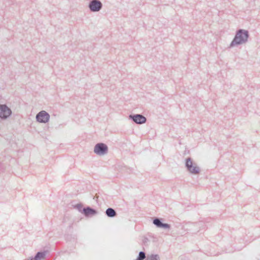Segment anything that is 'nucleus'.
<instances>
[{
  "mask_svg": "<svg viewBox=\"0 0 260 260\" xmlns=\"http://www.w3.org/2000/svg\"><path fill=\"white\" fill-rule=\"evenodd\" d=\"M101 7V3L96 0L92 1L89 5V8L92 11H98L100 10Z\"/></svg>",
  "mask_w": 260,
  "mask_h": 260,
  "instance_id": "6",
  "label": "nucleus"
},
{
  "mask_svg": "<svg viewBox=\"0 0 260 260\" xmlns=\"http://www.w3.org/2000/svg\"><path fill=\"white\" fill-rule=\"evenodd\" d=\"M44 256V254L43 253L39 252L35 257L34 260H39L41 258H43Z\"/></svg>",
  "mask_w": 260,
  "mask_h": 260,
  "instance_id": "11",
  "label": "nucleus"
},
{
  "mask_svg": "<svg viewBox=\"0 0 260 260\" xmlns=\"http://www.w3.org/2000/svg\"><path fill=\"white\" fill-rule=\"evenodd\" d=\"M134 121L139 124L143 123L146 121V118L141 115H134L133 117Z\"/></svg>",
  "mask_w": 260,
  "mask_h": 260,
  "instance_id": "7",
  "label": "nucleus"
},
{
  "mask_svg": "<svg viewBox=\"0 0 260 260\" xmlns=\"http://www.w3.org/2000/svg\"><path fill=\"white\" fill-rule=\"evenodd\" d=\"M106 214L109 217H114L116 215V212L113 209L108 208L106 210Z\"/></svg>",
  "mask_w": 260,
  "mask_h": 260,
  "instance_id": "9",
  "label": "nucleus"
},
{
  "mask_svg": "<svg viewBox=\"0 0 260 260\" xmlns=\"http://www.w3.org/2000/svg\"><path fill=\"white\" fill-rule=\"evenodd\" d=\"M84 212L85 213V214L87 215H90V214H94L95 213V211L90 209V208H86V209H84Z\"/></svg>",
  "mask_w": 260,
  "mask_h": 260,
  "instance_id": "10",
  "label": "nucleus"
},
{
  "mask_svg": "<svg viewBox=\"0 0 260 260\" xmlns=\"http://www.w3.org/2000/svg\"><path fill=\"white\" fill-rule=\"evenodd\" d=\"M36 117L37 120L40 122L45 123L48 121L49 119V115L45 111H42L37 115Z\"/></svg>",
  "mask_w": 260,
  "mask_h": 260,
  "instance_id": "3",
  "label": "nucleus"
},
{
  "mask_svg": "<svg viewBox=\"0 0 260 260\" xmlns=\"http://www.w3.org/2000/svg\"><path fill=\"white\" fill-rule=\"evenodd\" d=\"M248 38V33L247 31L240 30L237 34L234 41L232 43V46L235 44H239L245 42Z\"/></svg>",
  "mask_w": 260,
  "mask_h": 260,
  "instance_id": "1",
  "label": "nucleus"
},
{
  "mask_svg": "<svg viewBox=\"0 0 260 260\" xmlns=\"http://www.w3.org/2000/svg\"><path fill=\"white\" fill-rule=\"evenodd\" d=\"M153 223L158 227L168 228L169 227L168 224L162 223L158 219H155L153 220Z\"/></svg>",
  "mask_w": 260,
  "mask_h": 260,
  "instance_id": "8",
  "label": "nucleus"
},
{
  "mask_svg": "<svg viewBox=\"0 0 260 260\" xmlns=\"http://www.w3.org/2000/svg\"><path fill=\"white\" fill-rule=\"evenodd\" d=\"M108 150L107 146L103 143H99L95 145L94 151L99 155H103Z\"/></svg>",
  "mask_w": 260,
  "mask_h": 260,
  "instance_id": "2",
  "label": "nucleus"
},
{
  "mask_svg": "<svg viewBox=\"0 0 260 260\" xmlns=\"http://www.w3.org/2000/svg\"><path fill=\"white\" fill-rule=\"evenodd\" d=\"M145 258V254L143 252L139 253V257L136 260H143Z\"/></svg>",
  "mask_w": 260,
  "mask_h": 260,
  "instance_id": "12",
  "label": "nucleus"
},
{
  "mask_svg": "<svg viewBox=\"0 0 260 260\" xmlns=\"http://www.w3.org/2000/svg\"><path fill=\"white\" fill-rule=\"evenodd\" d=\"M11 113V111L9 108L5 105L0 106V117L1 118H6L8 117Z\"/></svg>",
  "mask_w": 260,
  "mask_h": 260,
  "instance_id": "4",
  "label": "nucleus"
},
{
  "mask_svg": "<svg viewBox=\"0 0 260 260\" xmlns=\"http://www.w3.org/2000/svg\"><path fill=\"white\" fill-rule=\"evenodd\" d=\"M186 166L188 170L191 173L197 174L199 173V168H198L196 166H193L192 162L189 158L187 159L186 160Z\"/></svg>",
  "mask_w": 260,
  "mask_h": 260,
  "instance_id": "5",
  "label": "nucleus"
},
{
  "mask_svg": "<svg viewBox=\"0 0 260 260\" xmlns=\"http://www.w3.org/2000/svg\"><path fill=\"white\" fill-rule=\"evenodd\" d=\"M151 260H156V256L152 257Z\"/></svg>",
  "mask_w": 260,
  "mask_h": 260,
  "instance_id": "13",
  "label": "nucleus"
}]
</instances>
